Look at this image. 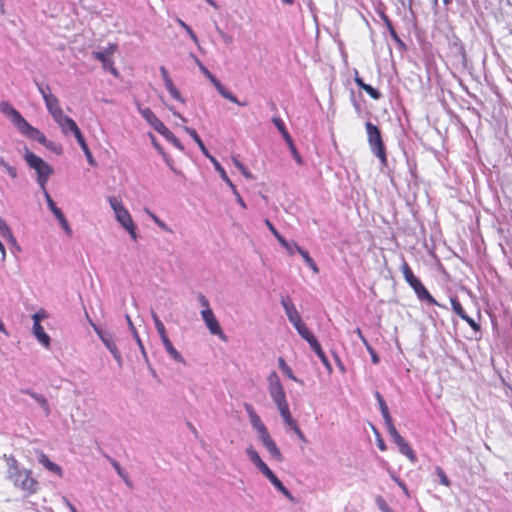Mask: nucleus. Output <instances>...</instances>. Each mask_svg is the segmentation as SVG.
I'll return each mask as SVG.
<instances>
[{
	"label": "nucleus",
	"mask_w": 512,
	"mask_h": 512,
	"mask_svg": "<svg viewBox=\"0 0 512 512\" xmlns=\"http://www.w3.org/2000/svg\"><path fill=\"white\" fill-rule=\"evenodd\" d=\"M56 123L59 125L62 133L65 135L71 132L76 138L78 135L82 133L79 127L77 126L76 122L65 114L61 118H59L56 121Z\"/></svg>",
	"instance_id": "obj_15"
},
{
	"label": "nucleus",
	"mask_w": 512,
	"mask_h": 512,
	"mask_svg": "<svg viewBox=\"0 0 512 512\" xmlns=\"http://www.w3.org/2000/svg\"><path fill=\"white\" fill-rule=\"evenodd\" d=\"M384 422L391 439L398 446L400 453L407 456L411 461H416L414 451L412 450L410 445L404 440V438L398 433L396 427L393 424L392 418H389Z\"/></svg>",
	"instance_id": "obj_7"
},
{
	"label": "nucleus",
	"mask_w": 512,
	"mask_h": 512,
	"mask_svg": "<svg viewBox=\"0 0 512 512\" xmlns=\"http://www.w3.org/2000/svg\"><path fill=\"white\" fill-rule=\"evenodd\" d=\"M233 164L239 169L241 174L247 179H253V175L247 170V168L235 157L232 158Z\"/></svg>",
	"instance_id": "obj_39"
},
{
	"label": "nucleus",
	"mask_w": 512,
	"mask_h": 512,
	"mask_svg": "<svg viewBox=\"0 0 512 512\" xmlns=\"http://www.w3.org/2000/svg\"><path fill=\"white\" fill-rule=\"evenodd\" d=\"M179 25L181 27H183L185 29V32L188 33V35L190 36V38L195 42L197 43L198 42V38L195 34V32L191 29V27L189 25H187L184 21H182L181 19H178L177 20Z\"/></svg>",
	"instance_id": "obj_51"
},
{
	"label": "nucleus",
	"mask_w": 512,
	"mask_h": 512,
	"mask_svg": "<svg viewBox=\"0 0 512 512\" xmlns=\"http://www.w3.org/2000/svg\"><path fill=\"white\" fill-rule=\"evenodd\" d=\"M196 64L198 65L201 72L212 82V79H216V77L202 64V62L194 57Z\"/></svg>",
	"instance_id": "obj_52"
},
{
	"label": "nucleus",
	"mask_w": 512,
	"mask_h": 512,
	"mask_svg": "<svg viewBox=\"0 0 512 512\" xmlns=\"http://www.w3.org/2000/svg\"><path fill=\"white\" fill-rule=\"evenodd\" d=\"M299 254L302 256L307 266H309L315 273H318L319 269L314 260L309 255L308 251L302 248L299 250Z\"/></svg>",
	"instance_id": "obj_36"
},
{
	"label": "nucleus",
	"mask_w": 512,
	"mask_h": 512,
	"mask_svg": "<svg viewBox=\"0 0 512 512\" xmlns=\"http://www.w3.org/2000/svg\"><path fill=\"white\" fill-rule=\"evenodd\" d=\"M278 364H279V368L281 369V371L291 380L297 382V383H301V381L293 374V371L292 369L287 365V363L285 362V360L280 357L278 359Z\"/></svg>",
	"instance_id": "obj_31"
},
{
	"label": "nucleus",
	"mask_w": 512,
	"mask_h": 512,
	"mask_svg": "<svg viewBox=\"0 0 512 512\" xmlns=\"http://www.w3.org/2000/svg\"><path fill=\"white\" fill-rule=\"evenodd\" d=\"M282 137L284 138L288 147L294 149V142H293V139H292L291 135L289 134V132L286 131L285 133H283Z\"/></svg>",
	"instance_id": "obj_63"
},
{
	"label": "nucleus",
	"mask_w": 512,
	"mask_h": 512,
	"mask_svg": "<svg viewBox=\"0 0 512 512\" xmlns=\"http://www.w3.org/2000/svg\"><path fill=\"white\" fill-rule=\"evenodd\" d=\"M375 502L381 512H393V510L388 506L387 502L382 496L378 495L375 498Z\"/></svg>",
	"instance_id": "obj_43"
},
{
	"label": "nucleus",
	"mask_w": 512,
	"mask_h": 512,
	"mask_svg": "<svg viewBox=\"0 0 512 512\" xmlns=\"http://www.w3.org/2000/svg\"><path fill=\"white\" fill-rule=\"evenodd\" d=\"M374 395L378 402V405H379V408H380V411H381L384 421L391 418L388 406H387L383 396L378 391H375Z\"/></svg>",
	"instance_id": "obj_30"
},
{
	"label": "nucleus",
	"mask_w": 512,
	"mask_h": 512,
	"mask_svg": "<svg viewBox=\"0 0 512 512\" xmlns=\"http://www.w3.org/2000/svg\"><path fill=\"white\" fill-rule=\"evenodd\" d=\"M265 224L268 227V229L271 231V233L274 235V237L278 240L280 245L286 244V239L276 230L274 225L268 220H265Z\"/></svg>",
	"instance_id": "obj_38"
},
{
	"label": "nucleus",
	"mask_w": 512,
	"mask_h": 512,
	"mask_svg": "<svg viewBox=\"0 0 512 512\" xmlns=\"http://www.w3.org/2000/svg\"><path fill=\"white\" fill-rule=\"evenodd\" d=\"M281 416L286 415L290 412L287 400L276 404Z\"/></svg>",
	"instance_id": "obj_55"
},
{
	"label": "nucleus",
	"mask_w": 512,
	"mask_h": 512,
	"mask_svg": "<svg viewBox=\"0 0 512 512\" xmlns=\"http://www.w3.org/2000/svg\"><path fill=\"white\" fill-rule=\"evenodd\" d=\"M450 301L453 311L462 319L466 315V312L464 311L461 303L456 297H452Z\"/></svg>",
	"instance_id": "obj_37"
},
{
	"label": "nucleus",
	"mask_w": 512,
	"mask_h": 512,
	"mask_svg": "<svg viewBox=\"0 0 512 512\" xmlns=\"http://www.w3.org/2000/svg\"><path fill=\"white\" fill-rule=\"evenodd\" d=\"M35 84H36V86L38 88V91L42 95V98H43L44 101H45V96H53V94L50 93L49 85H43V84H40L37 81L35 82Z\"/></svg>",
	"instance_id": "obj_53"
},
{
	"label": "nucleus",
	"mask_w": 512,
	"mask_h": 512,
	"mask_svg": "<svg viewBox=\"0 0 512 512\" xmlns=\"http://www.w3.org/2000/svg\"><path fill=\"white\" fill-rule=\"evenodd\" d=\"M134 337H135V339L137 341V344H138V346H139V348L141 350V353H142V356H143L144 360L147 362L148 361V356H147V353L145 351L144 345H143V343H142L138 333H135Z\"/></svg>",
	"instance_id": "obj_60"
},
{
	"label": "nucleus",
	"mask_w": 512,
	"mask_h": 512,
	"mask_svg": "<svg viewBox=\"0 0 512 512\" xmlns=\"http://www.w3.org/2000/svg\"><path fill=\"white\" fill-rule=\"evenodd\" d=\"M249 420L252 427L256 430L259 438L269 433L258 415L249 418Z\"/></svg>",
	"instance_id": "obj_28"
},
{
	"label": "nucleus",
	"mask_w": 512,
	"mask_h": 512,
	"mask_svg": "<svg viewBox=\"0 0 512 512\" xmlns=\"http://www.w3.org/2000/svg\"><path fill=\"white\" fill-rule=\"evenodd\" d=\"M272 122L273 124L275 125V127L277 128V130L280 132V134L282 135L283 133H285L286 131H288L286 129V126H285V123L284 121L280 118V117H276L274 116L272 118Z\"/></svg>",
	"instance_id": "obj_50"
},
{
	"label": "nucleus",
	"mask_w": 512,
	"mask_h": 512,
	"mask_svg": "<svg viewBox=\"0 0 512 512\" xmlns=\"http://www.w3.org/2000/svg\"><path fill=\"white\" fill-rule=\"evenodd\" d=\"M0 111L8 116L14 126L18 128L22 122L25 120V118L20 114L19 111H17L9 102L2 101L0 102Z\"/></svg>",
	"instance_id": "obj_14"
},
{
	"label": "nucleus",
	"mask_w": 512,
	"mask_h": 512,
	"mask_svg": "<svg viewBox=\"0 0 512 512\" xmlns=\"http://www.w3.org/2000/svg\"><path fill=\"white\" fill-rule=\"evenodd\" d=\"M76 140H77V143L79 144V146L81 147L82 151L84 152L85 156H86V159H87V162L89 163V165L91 166H95L96 165V161L95 159L93 158V155L86 143V140L83 136V134L81 133L80 135H78L76 137Z\"/></svg>",
	"instance_id": "obj_24"
},
{
	"label": "nucleus",
	"mask_w": 512,
	"mask_h": 512,
	"mask_svg": "<svg viewBox=\"0 0 512 512\" xmlns=\"http://www.w3.org/2000/svg\"><path fill=\"white\" fill-rule=\"evenodd\" d=\"M363 90L369 94V96L371 98H373L374 100H378L381 98L382 94L379 92V90H377L376 88L372 87L371 85L369 84H366L365 87L363 88Z\"/></svg>",
	"instance_id": "obj_47"
},
{
	"label": "nucleus",
	"mask_w": 512,
	"mask_h": 512,
	"mask_svg": "<svg viewBox=\"0 0 512 512\" xmlns=\"http://www.w3.org/2000/svg\"><path fill=\"white\" fill-rule=\"evenodd\" d=\"M44 102L47 110L49 111L55 122L64 115V112L59 104V100L55 95L45 96Z\"/></svg>",
	"instance_id": "obj_16"
},
{
	"label": "nucleus",
	"mask_w": 512,
	"mask_h": 512,
	"mask_svg": "<svg viewBox=\"0 0 512 512\" xmlns=\"http://www.w3.org/2000/svg\"><path fill=\"white\" fill-rule=\"evenodd\" d=\"M366 349L371 356L372 362L374 364H378L380 362V358H379L378 354L376 353V351L370 345L368 347H366Z\"/></svg>",
	"instance_id": "obj_61"
},
{
	"label": "nucleus",
	"mask_w": 512,
	"mask_h": 512,
	"mask_svg": "<svg viewBox=\"0 0 512 512\" xmlns=\"http://www.w3.org/2000/svg\"><path fill=\"white\" fill-rule=\"evenodd\" d=\"M108 202L114 211L115 218L123 228L131 227L134 223L129 211L124 207L122 201L115 196H109Z\"/></svg>",
	"instance_id": "obj_8"
},
{
	"label": "nucleus",
	"mask_w": 512,
	"mask_h": 512,
	"mask_svg": "<svg viewBox=\"0 0 512 512\" xmlns=\"http://www.w3.org/2000/svg\"><path fill=\"white\" fill-rule=\"evenodd\" d=\"M43 195L46 199L49 210L57 218L63 230L66 232L68 236H72V230L62 210L57 207L56 203L53 201V199L51 198L50 194L46 189H44Z\"/></svg>",
	"instance_id": "obj_9"
},
{
	"label": "nucleus",
	"mask_w": 512,
	"mask_h": 512,
	"mask_svg": "<svg viewBox=\"0 0 512 512\" xmlns=\"http://www.w3.org/2000/svg\"><path fill=\"white\" fill-rule=\"evenodd\" d=\"M139 113L167 141L180 151H184V146L180 140L164 125L150 108H139Z\"/></svg>",
	"instance_id": "obj_4"
},
{
	"label": "nucleus",
	"mask_w": 512,
	"mask_h": 512,
	"mask_svg": "<svg viewBox=\"0 0 512 512\" xmlns=\"http://www.w3.org/2000/svg\"><path fill=\"white\" fill-rule=\"evenodd\" d=\"M102 67L104 70L106 71H109L111 74H113L114 76H117L118 75V71L117 69L114 67V62L113 60L110 58V56L105 60L103 61L102 63Z\"/></svg>",
	"instance_id": "obj_44"
},
{
	"label": "nucleus",
	"mask_w": 512,
	"mask_h": 512,
	"mask_svg": "<svg viewBox=\"0 0 512 512\" xmlns=\"http://www.w3.org/2000/svg\"><path fill=\"white\" fill-rule=\"evenodd\" d=\"M298 334L310 344L312 341L316 340V337L313 333L307 328V326H303L301 330H299Z\"/></svg>",
	"instance_id": "obj_41"
},
{
	"label": "nucleus",
	"mask_w": 512,
	"mask_h": 512,
	"mask_svg": "<svg viewBox=\"0 0 512 512\" xmlns=\"http://www.w3.org/2000/svg\"><path fill=\"white\" fill-rule=\"evenodd\" d=\"M280 303L285 311V314L291 324H297L301 320V316L293 304L291 298L286 295L282 296Z\"/></svg>",
	"instance_id": "obj_13"
},
{
	"label": "nucleus",
	"mask_w": 512,
	"mask_h": 512,
	"mask_svg": "<svg viewBox=\"0 0 512 512\" xmlns=\"http://www.w3.org/2000/svg\"><path fill=\"white\" fill-rule=\"evenodd\" d=\"M164 347H165V350L167 351V353L169 354V356L174 359L176 362H179V363H182V364H186V361L185 359L182 357V355L175 349V347L173 346L172 342L170 341V339L167 337H164L161 339Z\"/></svg>",
	"instance_id": "obj_21"
},
{
	"label": "nucleus",
	"mask_w": 512,
	"mask_h": 512,
	"mask_svg": "<svg viewBox=\"0 0 512 512\" xmlns=\"http://www.w3.org/2000/svg\"><path fill=\"white\" fill-rule=\"evenodd\" d=\"M282 418L284 420V423L291 427L292 430L294 429L295 426H298L297 422L292 418L290 412L286 415H283Z\"/></svg>",
	"instance_id": "obj_57"
},
{
	"label": "nucleus",
	"mask_w": 512,
	"mask_h": 512,
	"mask_svg": "<svg viewBox=\"0 0 512 512\" xmlns=\"http://www.w3.org/2000/svg\"><path fill=\"white\" fill-rule=\"evenodd\" d=\"M18 131L24 135L25 137L35 140L40 144H44L46 142V136L37 128L30 125L26 119L22 122V124L17 128Z\"/></svg>",
	"instance_id": "obj_12"
},
{
	"label": "nucleus",
	"mask_w": 512,
	"mask_h": 512,
	"mask_svg": "<svg viewBox=\"0 0 512 512\" xmlns=\"http://www.w3.org/2000/svg\"><path fill=\"white\" fill-rule=\"evenodd\" d=\"M214 87L216 88V90L218 91V93L225 99L239 105V106H246L247 103L246 102H240L237 97L235 95H233L229 90H227L223 85L222 83L216 78V79H212V82H211Z\"/></svg>",
	"instance_id": "obj_19"
},
{
	"label": "nucleus",
	"mask_w": 512,
	"mask_h": 512,
	"mask_svg": "<svg viewBox=\"0 0 512 512\" xmlns=\"http://www.w3.org/2000/svg\"><path fill=\"white\" fill-rule=\"evenodd\" d=\"M184 130L196 142V144L198 145L199 149L204 154V156L207 157L208 160H210L212 162L215 170L219 173L222 180L225 181L226 183H230V179L227 176L225 169L221 166V164L217 161V159L209 153L208 149L204 145L203 141L201 140V138L199 137L197 132L193 128H190L187 126H184Z\"/></svg>",
	"instance_id": "obj_6"
},
{
	"label": "nucleus",
	"mask_w": 512,
	"mask_h": 512,
	"mask_svg": "<svg viewBox=\"0 0 512 512\" xmlns=\"http://www.w3.org/2000/svg\"><path fill=\"white\" fill-rule=\"evenodd\" d=\"M435 470H436V474L439 477L440 483L444 486L449 487L451 482H450L449 478L447 477V475L445 474L444 470L439 466H437Z\"/></svg>",
	"instance_id": "obj_46"
},
{
	"label": "nucleus",
	"mask_w": 512,
	"mask_h": 512,
	"mask_svg": "<svg viewBox=\"0 0 512 512\" xmlns=\"http://www.w3.org/2000/svg\"><path fill=\"white\" fill-rule=\"evenodd\" d=\"M0 235L10 242L13 245H16V240L13 236V233L10 227L6 224V222L0 217Z\"/></svg>",
	"instance_id": "obj_29"
},
{
	"label": "nucleus",
	"mask_w": 512,
	"mask_h": 512,
	"mask_svg": "<svg viewBox=\"0 0 512 512\" xmlns=\"http://www.w3.org/2000/svg\"><path fill=\"white\" fill-rule=\"evenodd\" d=\"M464 321L468 323V325L474 330L479 331L480 325L471 317H469L467 314L462 318Z\"/></svg>",
	"instance_id": "obj_56"
},
{
	"label": "nucleus",
	"mask_w": 512,
	"mask_h": 512,
	"mask_svg": "<svg viewBox=\"0 0 512 512\" xmlns=\"http://www.w3.org/2000/svg\"><path fill=\"white\" fill-rule=\"evenodd\" d=\"M47 149L54 152L57 155H60L62 153V147L55 142H52L48 139H46V142L43 144Z\"/></svg>",
	"instance_id": "obj_49"
},
{
	"label": "nucleus",
	"mask_w": 512,
	"mask_h": 512,
	"mask_svg": "<svg viewBox=\"0 0 512 512\" xmlns=\"http://www.w3.org/2000/svg\"><path fill=\"white\" fill-rule=\"evenodd\" d=\"M37 458L39 463L50 472L55 473L60 477L63 475L62 468L58 464L52 462L44 452L40 451Z\"/></svg>",
	"instance_id": "obj_20"
},
{
	"label": "nucleus",
	"mask_w": 512,
	"mask_h": 512,
	"mask_svg": "<svg viewBox=\"0 0 512 512\" xmlns=\"http://www.w3.org/2000/svg\"><path fill=\"white\" fill-rule=\"evenodd\" d=\"M282 137L284 138L288 147L294 149V142H293V139H292L291 135L289 134V132L286 131L285 133H283Z\"/></svg>",
	"instance_id": "obj_64"
},
{
	"label": "nucleus",
	"mask_w": 512,
	"mask_h": 512,
	"mask_svg": "<svg viewBox=\"0 0 512 512\" xmlns=\"http://www.w3.org/2000/svg\"><path fill=\"white\" fill-rule=\"evenodd\" d=\"M0 166L3 167L12 178H16V176H17L16 168L9 165L2 157H0Z\"/></svg>",
	"instance_id": "obj_48"
},
{
	"label": "nucleus",
	"mask_w": 512,
	"mask_h": 512,
	"mask_svg": "<svg viewBox=\"0 0 512 512\" xmlns=\"http://www.w3.org/2000/svg\"><path fill=\"white\" fill-rule=\"evenodd\" d=\"M228 186L232 189L234 195L236 196V201L237 203L242 207V208H246V204L244 202V200L242 199V197L240 196V194L238 193L235 185L232 183V181L230 180V183H227Z\"/></svg>",
	"instance_id": "obj_54"
},
{
	"label": "nucleus",
	"mask_w": 512,
	"mask_h": 512,
	"mask_svg": "<svg viewBox=\"0 0 512 512\" xmlns=\"http://www.w3.org/2000/svg\"><path fill=\"white\" fill-rule=\"evenodd\" d=\"M246 454L247 456L249 457L250 461L256 466L258 467L259 465H261L264 461L261 459V457L259 456L258 452L252 447H248L246 449Z\"/></svg>",
	"instance_id": "obj_35"
},
{
	"label": "nucleus",
	"mask_w": 512,
	"mask_h": 512,
	"mask_svg": "<svg viewBox=\"0 0 512 512\" xmlns=\"http://www.w3.org/2000/svg\"><path fill=\"white\" fill-rule=\"evenodd\" d=\"M7 462V478L13 482L14 486L25 491L28 495L35 494L38 491V481L32 477V472L27 469H21L14 456L4 455Z\"/></svg>",
	"instance_id": "obj_1"
},
{
	"label": "nucleus",
	"mask_w": 512,
	"mask_h": 512,
	"mask_svg": "<svg viewBox=\"0 0 512 512\" xmlns=\"http://www.w3.org/2000/svg\"><path fill=\"white\" fill-rule=\"evenodd\" d=\"M145 210L158 227H160L161 229H163L167 232H172V230L166 225V223L164 221L159 219L154 213L150 212L148 209H145Z\"/></svg>",
	"instance_id": "obj_42"
},
{
	"label": "nucleus",
	"mask_w": 512,
	"mask_h": 512,
	"mask_svg": "<svg viewBox=\"0 0 512 512\" xmlns=\"http://www.w3.org/2000/svg\"><path fill=\"white\" fill-rule=\"evenodd\" d=\"M166 89L168 90V92L170 93V95L177 101L181 102V103H185V100L184 98L181 96L180 92L178 91V89L175 87V85L173 84V81H167V83L164 84Z\"/></svg>",
	"instance_id": "obj_34"
},
{
	"label": "nucleus",
	"mask_w": 512,
	"mask_h": 512,
	"mask_svg": "<svg viewBox=\"0 0 512 512\" xmlns=\"http://www.w3.org/2000/svg\"><path fill=\"white\" fill-rule=\"evenodd\" d=\"M201 316L203 321L206 324V327L210 331L211 334L219 336L221 339L225 340L226 337L221 329V326L216 319L212 309H203L201 311Z\"/></svg>",
	"instance_id": "obj_11"
},
{
	"label": "nucleus",
	"mask_w": 512,
	"mask_h": 512,
	"mask_svg": "<svg viewBox=\"0 0 512 512\" xmlns=\"http://www.w3.org/2000/svg\"><path fill=\"white\" fill-rule=\"evenodd\" d=\"M150 138H151V141H152V144L153 146L155 147V149L158 151L159 154H161L165 160V162L171 166V163H170V158L168 157V155L164 152L162 146L156 141V138L154 137V135L150 134Z\"/></svg>",
	"instance_id": "obj_40"
},
{
	"label": "nucleus",
	"mask_w": 512,
	"mask_h": 512,
	"mask_svg": "<svg viewBox=\"0 0 512 512\" xmlns=\"http://www.w3.org/2000/svg\"><path fill=\"white\" fill-rule=\"evenodd\" d=\"M281 494H283L288 500L294 502L295 498L290 491L283 485V483L277 478L271 483Z\"/></svg>",
	"instance_id": "obj_33"
},
{
	"label": "nucleus",
	"mask_w": 512,
	"mask_h": 512,
	"mask_svg": "<svg viewBox=\"0 0 512 512\" xmlns=\"http://www.w3.org/2000/svg\"><path fill=\"white\" fill-rule=\"evenodd\" d=\"M110 464L113 466V468L115 469V471L117 472V474L119 476H121L125 471L123 470V468L120 466V464L113 458L111 457H107Z\"/></svg>",
	"instance_id": "obj_59"
},
{
	"label": "nucleus",
	"mask_w": 512,
	"mask_h": 512,
	"mask_svg": "<svg viewBox=\"0 0 512 512\" xmlns=\"http://www.w3.org/2000/svg\"><path fill=\"white\" fill-rule=\"evenodd\" d=\"M365 127L371 152L379 159L381 165L386 167L387 153L380 129L370 121L366 122Z\"/></svg>",
	"instance_id": "obj_3"
},
{
	"label": "nucleus",
	"mask_w": 512,
	"mask_h": 512,
	"mask_svg": "<svg viewBox=\"0 0 512 512\" xmlns=\"http://www.w3.org/2000/svg\"><path fill=\"white\" fill-rule=\"evenodd\" d=\"M311 349L316 353V355L319 357L321 362L326 366L327 369L331 370V365L329 363L328 358L326 357L324 351L321 348V345L319 344L318 340L312 341L310 344Z\"/></svg>",
	"instance_id": "obj_27"
},
{
	"label": "nucleus",
	"mask_w": 512,
	"mask_h": 512,
	"mask_svg": "<svg viewBox=\"0 0 512 512\" xmlns=\"http://www.w3.org/2000/svg\"><path fill=\"white\" fill-rule=\"evenodd\" d=\"M289 254H294L295 252H298L299 253V250L302 249V247H300L296 242L294 241H287L286 240V244L285 245H281Z\"/></svg>",
	"instance_id": "obj_45"
},
{
	"label": "nucleus",
	"mask_w": 512,
	"mask_h": 512,
	"mask_svg": "<svg viewBox=\"0 0 512 512\" xmlns=\"http://www.w3.org/2000/svg\"><path fill=\"white\" fill-rule=\"evenodd\" d=\"M22 392L30 395L41 406L47 416L51 413L49 403L43 395L38 394L30 389H24Z\"/></svg>",
	"instance_id": "obj_23"
},
{
	"label": "nucleus",
	"mask_w": 512,
	"mask_h": 512,
	"mask_svg": "<svg viewBox=\"0 0 512 512\" xmlns=\"http://www.w3.org/2000/svg\"><path fill=\"white\" fill-rule=\"evenodd\" d=\"M151 316H152L153 322L155 324V328L159 334L160 339L167 337L165 326L162 323V321L159 319L157 313L152 310Z\"/></svg>",
	"instance_id": "obj_32"
},
{
	"label": "nucleus",
	"mask_w": 512,
	"mask_h": 512,
	"mask_svg": "<svg viewBox=\"0 0 512 512\" xmlns=\"http://www.w3.org/2000/svg\"><path fill=\"white\" fill-rule=\"evenodd\" d=\"M27 165L36 171L37 183L41 187L42 191L46 189V184L50 175L53 173V168L45 162L41 157L37 156L27 148L23 155Z\"/></svg>",
	"instance_id": "obj_2"
},
{
	"label": "nucleus",
	"mask_w": 512,
	"mask_h": 512,
	"mask_svg": "<svg viewBox=\"0 0 512 512\" xmlns=\"http://www.w3.org/2000/svg\"><path fill=\"white\" fill-rule=\"evenodd\" d=\"M269 393L274 403L286 401L285 391L276 372H272L268 377Z\"/></svg>",
	"instance_id": "obj_10"
},
{
	"label": "nucleus",
	"mask_w": 512,
	"mask_h": 512,
	"mask_svg": "<svg viewBox=\"0 0 512 512\" xmlns=\"http://www.w3.org/2000/svg\"><path fill=\"white\" fill-rule=\"evenodd\" d=\"M46 315L44 312H36L32 315L33 326L41 325V320L45 318Z\"/></svg>",
	"instance_id": "obj_58"
},
{
	"label": "nucleus",
	"mask_w": 512,
	"mask_h": 512,
	"mask_svg": "<svg viewBox=\"0 0 512 512\" xmlns=\"http://www.w3.org/2000/svg\"><path fill=\"white\" fill-rule=\"evenodd\" d=\"M259 439L262 442L263 446L267 449V451L269 452V454L271 455L272 458H274L277 461L283 460V456H282L279 448L277 447L276 443L271 438L269 433H267L266 435L262 436Z\"/></svg>",
	"instance_id": "obj_17"
},
{
	"label": "nucleus",
	"mask_w": 512,
	"mask_h": 512,
	"mask_svg": "<svg viewBox=\"0 0 512 512\" xmlns=\"http://www.w3.org/2000/svg\"><path fill=\"white\" fill-rule=\"evenodd\" d=\"M380 18L383 20L384 22V25L386 26V28L388 29L389 31V34L390 36L392 37V39L400 46V47H405V44L404 42L401 40V38L398 36L397 32L395 31L394 27H393V24L391 22V20L389 19V17L384 13V12H380Z\"/></svg>",
	"instance_id": "obj_22"
},
{
	"label": "nucleus",
	"mask_w": 512,
	"mask_h": 512,
	"mask_svg": "<svg viewBox=\"0 0 512 512\" xmlns=\"http://www.w3.org/2000/svg\"><path fill=\"white\" fill-rule=\"evenodd\" d=\"M117 46L115 44H110L103 51H92L91 55L94 59L103 63L109 56H111L116 51Z\"/></svg>",
	"instance_id": "obj_26"
},
{
	"label": "nucleus",
	"mask_w": 512,
	"mask_h": 512,
	"mask_svg": "<svg viewBox=\"0 0 512 512\" xmlns=\"http://www.w3.org/2000/svg\"><path fill=\"white\" fill-rule=\"evenodd\" d=\"M93 327L96 334L111 354L114 353V351H118L113 335L109 331L103 330L95 325H93Z\"/></svg>",
	"instance_id": "obj_18"
},
{
	"label": "nucleus",
	"mask_w": 512,
	"mask_h": 512,
	"mask_svg": "<svg viewBox=\"0 0 512 512\" xmlns=\"http://www.w3.org/2000/svg\"><path fill=\"white\" fill-rule=\"evenodd\" d=\"M198 301L204 309H211L208 299L202 293L198 294Z\"/></svg>",
	"instance_id": "obj_62"
},
{
	"label": "nucleus",
	"mask_w": 512,
	"mask_h": 512,
	"mask_svg": "<svg viewBox=\"0 0 512 512\" xmlns=\"http://www.w3.org/2000/svg\"><path fill=\"white\" fill-rule=\"evenodd\" d=\"M401 269L405 281L410 285V287L414 290L415 294L421 301H426L430 305L440 306V304L429 293L422 282L414 275L407 262H403Z\"/></svg>",
	"instance_id": "obj_5"
},
{
	"label": "nucleus",
	"mask_w": 512,
	"mask_h": 512,
	"mask_svg": "<svg viewBox=\"0 0 512 512\" xmlns=\"http://www.w3.org/2000/svg\"><path fill=\"white\" fill-rule=\"evenodd\" d=\"M33 334L35 338L46 348L50 346V337L44 331L42 325L33 326Z\"/></svg>",
	"instance_id": "obj_25"
}]
</instances>
